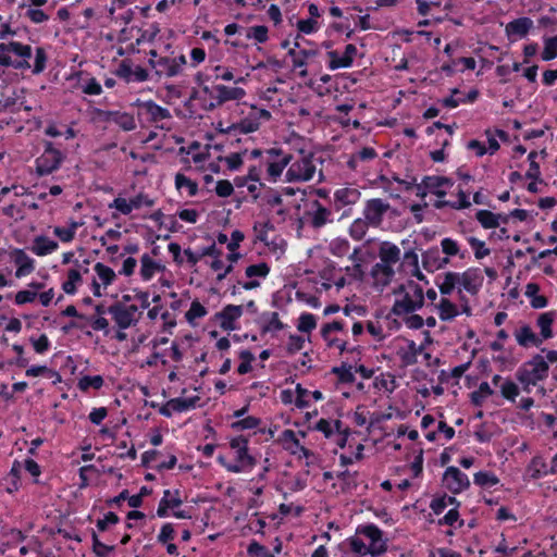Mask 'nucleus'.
I'll list each match as a JSON object with an SVG mask.
<instances>
[{
    "instance_id": "1",
    "label": "nucleus",
    "mask_w": 557,
    "mask_h": 557,
    "mask_svg": "<svg viewBox=\"0 0 557 557\" xmlns=\"http://www.w3.org/2000/svg\"><path fill=\"white\" fill-rule=\"evenodd\" d=\"M32 55L33 49L29 45H24L20 41L0 44L1 66L13 67L20 71L32 69L33 74H40L45 71L48 60L46 50L42 47L36 48L33 67L29 62Z\"/></svg>"
},
{
    "instance_id": "2",
    "label": "nucleus",
    "mask_w": 557,
    "mask_h": 557,
    "mask_svg": "<svg viewBox=\"0 0 557 557\" xmlns=\"http://www.w3.org/2000/svg\"><path fill=\"white\" fill-rule=\"evenodd\" d=\"M396 299L392 307V313L397 317L413 313L424 305V292L420 284L408 280L395 290Z\"/></svg>"
},
{
    "instance_id": "3",
    "label": "nucleus",
    "mask_w": 557,
    "mask_h": 557,
    "mask_svg": "<svg viewBox=\"0 0 557 557\" xmlns=\"http://www.w3.org/2000/svg\"><path fill=\"white\" fill-rule=\"evenodd\" d=\"M249 440L244 435H238L230 441V447L235 451V462H227L223 455L218 456V462L228 472L240 473L252 470L257 465L256 458L249 454Z\"/></svg>"
},
{
    "instance_id": "4",
    "label": "nucleus",
    "mask_w": 557,
    "mask_h": 557,
    "mask_svg": "<svg viewBox=\"0 0 557 557\" xmlns=\"http://www.w3.org/2000/svg\"><path fill=\"white\" fill-rule=\"evenodd\" d=\"M548 362L541 355H535L531 360L521 366L517 373V380L523 385L525 392H530V385H536L537 382L548 376Z\"/></svg>"
},
{
    "instance_id": "5",
    "label": "nucleus",
    "mask_w": 557,
    "mask_h": 557,
    "mask_svg": "<svg viewBox=\"0 0 557 557\" xmlns=\"http://www.w3.org/2000/svg\"><path fill=\"white\" fill-rule=\"evenodd\" d=\"M315 161L322 162L320 158H315L313 153L302 154L300 159L295 160L286 171V180L288 182H307L310 181L315 173Z\"/></svg>"
},
{
    "instance_id": "6",
    "label": "nucleus",
    "mask_w": 557,
    "mask_h": 557,
    "mask_svg": "<svg viewBox=\"0 0 557 557\" xmlns=\"http://www.w3.org/2000/svg\"><path fill=\"white\" fill-rule=\"evenodd\" d=\"M64 159V153L54 148L51 141H47L44 152L35 161L36 173L39 176L49 175L61 166Z\"/></svg>"
},
{
    "instance_id": "7",
    "label": "nucleus",
    "mask_w": 557,
    "mask_h": 557,
    "mask_svg": "<svg viewBox=\"0 0 557 557\" xmlns=\"http://www.w3.org/2000/svg\"><path fill=\"white\" fill-rule=\"evenodd\" d=\"M107 312L111 314L113 321L120 330H126L133 325H136L141 317V312L135 305H125L116 302L111 305Z\"/></svg>"
},
{
    "instance_id": "8",
    "label": "nucleus",
    "mask_w": 557,
    "mask_h": 557,
    "mask_svg": "<svg viewBox=\"0 0 557 557\" xmlns=\"http://www.w3.org/2000/svg\"><path fill=\"white\" fill-rule=\"evenodd\" d=\"M388 212L395 213L396 211L392 209L387 201L381 198H372L364 202L362 215L372 227H380Z\"/></svg>"
},
{
    "instance_id": "9",
    "label": "nucleus",
    "mask_w": 557,
    "mask_h": 557,
    "mask_svg": "<svg viewBox=\"0 0 557 557\" xmlns=\"http://www.w3.org/2000/svg\"><path fill=\"white\" fill-rule=\"evenodd\" d=\"M356 535H363L370 540L369 550L372 557L381 556L387 549L386 542L382 539V530L373 523L359 525Z\"/></svg>"
},
{
    "instance_id": "10",
    "label": "nucleus",
    "mask_w": 557,
    "mask_h": 557,
    "mask_svg": "<svg viewBox=\"0 0 557 557\" xmlns=\"http://www.w3.org/2000/svg\"><path fill=\"white\" fill-rule=\"evenodd\" d=\"M149 64L156 69V74L174 77L182 73L186 64V58L181 54L176 58L161 57L157 60L149 59Z\"/></svg>"
},
{
    "instance_id": "11",
    "label": "nucleus",
    "mask_w": 557,
    "mask_h": 557,
    "mask_svg": "<svg viewBox=\"0 0 557 557\" xmlns=\"http://www.w3.org/2000/svg\"><path fill=\"white\" fill-rule=\"evenodd\" d=\"M114 74L126 84L143 83L149 78V73L146 69L140 65L133 66V62L128 59L120 62Z\"/></svg>"
},
{
    "instance_id": "12",
    "label": "nucleus",
    "mask_w": 557,
    "mask_h": 557,
    "mask_svg": "<svg viewBox=\"0 0 557 557\" xmlns=\"http://www.w3.org/2000/svg\"><path fill=\"white\" fill-rule=\"evenodd\" d=\"M203 91L208 92L210 97L216 101V103H210L209 109L221 106L226 101L240 100L246 95V91L240 87H228L225 85L213 86L211 90L206 86Z\"/></svg>"
},
{
    "instance_id": "13",
    "label": "nucleus",
    "mask_w": 557,
    "mask_h": 557,
    "mask_svg": "<svg viewBox=\"0 0 557 557\" xmlns=\"http://www.w3.org/2000/svg\"><path fill=\"white\" fill-rule=\"evenodd\" d=\"M453 182L444 176H424L422 183L417 185V196L424 197L428 193L443 198L446 195L444 187H451Z\"/></svg>"
},
{
    "instance_id": "14",
    "label": "nucleus",
    "mask_w": 557,
    "mask_h": 557,
    "mask_svg": "<svg viewBox=\"0 0 557 557\" xmlns=\"http://www.w3.org/2000/svg\"><path fill=\"white\" fill-rule=\"evenodd\" d=\"M443 483L453 494L461 493L470 486V481L467 474L454 466H450L445 470L443 474Z\"/></svg>"
},
{
    "instance_id": "15",
    "label": "nucleus",
    "mask_w": 557,
    "mask_h": 557,
    "mask_svg": "<svg viewBox=\"0 0 557 557\" xmlns=\"http://www.w3.org/2000/svg\"><path fill=\"white\" fill-rule=\"evenodd\" d=\"M345 329V323L343 321H333L330 323H325L321 327V336L326 343V346L332 348L335 347L339 350V354L343 355L345 349H347V342L337 337H334L332 334L334 332H343Z\"/></svg>"
},
{
    "instance_id": "16",
    "label": "nucleus",
    "mask_w": 557,
    "mask_h": 557,
    "mask_svg": "<svg viewBox=\"0 0 557 557\" xmlns=\"http://www.w3.org/2000/svg\"><path fill=\"white\" fill-rule=\"evenodd\" d=\"M267 153L269 154V157L271 159V161L268 163L267 172H268V175L272 180L275 181L277 177L281 176L284 169L292 161V156L290 154L282 156L283 151H282V149H278V148H271V149L267 150Z\"/></svg>"
},
{
    "instance_id": "17",
    "label": "nucleus",
    "mask_w": 557,
    "mask_h": 557,
    "mask_svg": "<svg viewBox=\"0 0 557 557\" xmlns=\"http://www.w3.org/2000/svg\"><path fill=\"white\" fill-rule=\"evenodd\" d=\"M243 311V306L227 305L215 313V319L224 331H235L237 329L236 321L242 317Z\"/></svg>"
},
{
    "instance_id": "18",
    "label": "nucleus",
    "mask_w": 557,
    "mask_h": 557,
    "mask_svg": "<svg viewBox=\"0 0 557 557\" xmlns=\"http://www.w3.org/2000/svg\"><path fill=\"white\" fill-rule=\"evenodd\" d=\"M134 104L140 109L139 113L148 116V121L151 123H158L172 117L169 109L159 106L152 100L141 101L138 99Z\"/></svg>"
},
{
    "instance_id": "19",
    "label": "nucleus",
    "mask_w": 557,
    "mask_h": 557,
    "mask_svg": "<svg viewBox=\"0 0 557 557\" xmlns=\"http://www.w3.org/2000/svg\"><path fill=\"white\" fill-rule=\"evenodd\" d=\"M306 214L308 216L309 224L313 228H321L333 221L332 211L318 200L311 202L310 210L307 211Z\"/></svg>"
},
{
    "instance_id": "20",
    "label": "nucleus",
    "mask_w": 557,
    "mask_h": 557,
    "mask_svg": "<svg viewBox=\"0 0 557 557\" xmlns=\"http://www.w3.org/2000/svg\"><path fill=\"white\" fill-rule=\"evenodd\" d=\"M99 116L106 122H113L125 132H131L136 128L134 116L127 112L99 110Z\"/></svg>"
},
{
    "instance_id": "21",
    "label": "nucleus",
    "mask_w": 557,
    "mask_h": 557,
    "mask_svg": "<svg viewBox=\"0 0 557 557\" xmlns=\"http://www.w3.org/2000/svg\"><path fill=\"white\" fill-rule=\"evenodd\" d=\"M270 273V267L265 262L248 265L245 270V274L248 278L247 282H238L239 285L246 290L255 289L260 286V282L256 277L264 278Z\"/></svg>"
},
{
    "instance_id": "22",
    "label": "nucleus",
    "mask_w": 557,
    "mask_h": 557,
    "mask_svg": "<svg viewBox=\"0 0 557 557\" xmlns=\"http://www.w3.org/2000/svg\"><path fill=\"white\" fill-rule=\"evenodd\" d=\"M513 336L517 344L523 348L540 347L543 344L542 338L527 323H523L520 327L516 329Z\"/></svg>"
},
{
    "instance_id": "23",
    "label": "nucleus",
    "mask_w": 557,
    "mask_h": 557,
    "mask_svg": "<svg viewBox=\"0 0 557 557\" xmlns=\"http://www.w3.org/2000/svg\"><path fill=\"white\" fill-rule=\"evenodd\" d=\"M361 193L355 187H344L334 193V208L338 211L359 201Z\"/></svg>"
},
{
    "instance_id": "24",
    "label": "nucleus",
    "mask_w": 557,
    "mask_h": 557,
    "mask_svg": "<svg viewBox=\"0 0 557 557\" xmlns=\"http://www.w3.org/2000/svg\"><path fill=\"white\" fill-rule=\"evenodd\" d=\"M183 504V499L181 498V493L178 490L171 492L170 490H165L163 492V496L159 502V506L157 509V516L159 518H164L169 516L170 509H175Z\"/></svg>"
},
{
    "instance_id": "25",
    "label": "nucleus",
    "mask_w": 557,
    "mask_h": 557,
    "mask_svg": "<svg viewBox=\"0 0 557 557\" xmlns=\"http://www.w3.org/2000/svg\"><path fill=\"white\" fill-rule=\"evenodd\" d=\"M483 276L479 269H468L462 274H459V285L471 295H475L481 288Z\"/></svg>"
},
{
    "instance_id": "26",
    "label": "nucleus",
    "mask_w": 557,
    "mask_h": 557,
    "mask_svg": "<svg viewBox=\"0 0 557 557\" xmlns=\"http://www.w3.org/2000/svg\"><path fill=\"white\" fill-rule=\"evenodd\" d=\"M395 275L393 267L377 262L371 269V276L373 278V285L377 288H384L387 286Z\"/></svg>"
},
{
    "instance_id": "27",
    "label": "nucleus",
    "mask_w": 557,
    "mask_h": 557,
    "mask_svg": "<svg viewBox=\"0 0 557 557\" xmlns=\"http://www.w3.org/2000/svg\"><path fill=\"white\" fill-rule=\"evenodd\" d=\"M260 127V123L256 122V119L250 114L248 116L242 119L238 123L232 124L225 129H221L222 133L228 136H236L238 134H250L258 131Z\"/></svg>"
},
{
    "instance_id": "28",
    "label": "nucleus",
    "mask_w": 557,
    "mask_h": 557,
    "mask_svg": "<svg viewBox=\"0 0 557 557\" xmlns=\"http://www.w3.org/2000/svg\"><path fill=\"white\" fill-rule=\"evenodd\" d=\"M380 262L393 267L400 260V249L393 243L383 242L379 248Z\"/></svg>"
},
{
    "instance_id": "29",
    "label": "nucleus",
    "mask_w": 557,
    "mask_h": 557,
    "mask_svg": "<svg viewBox=\"0 0 557 557\" xmlns=\"http://www.w3.org/2000/svg\"><path fill=\"white\" fill-rule=\"evenodd\" d=\"M14 262L17 265L15 276L18 278L30 274L35 270L34 260L23 249L14 250Z\"/></svg>"
},
{
    "instance_id": "30",
    "label": "nucleus",
    "mask_w": 557,
    "mask_h": 557,
    "mask_svg": "<svg viewBox=\"0 0 557 557\" xmlns=\"http://www.w3.org/2000/svg\"><path fill=\"white\" fill-rule=\"evenodd\" d=\"M556 319V312L555 311H548L541 313L536 319V325L540 329L539 336L542 338V341L549 339L554 336L553 332V324Z\"/></svg>"
},
{
    "instance_id": "31",
    "label": "nucleus",
    "mask_w": 557,
    "mask_h": 557,
    "mask_svg": "<svg viewBox=\"0 0 557 557\" xmlns=\"http://www.w3.org/2000/svg\"><path fill=\"white\" fill-rule=\"evenodd\" d=\"M59 245L55 240H52L46 236H37L33 242V246L30 247L32 252L36 256H46L52 253L58 249Z\"/></svg>"
},
{
    "instance_id": "32",
    "label": "nucleus",
    "mask_w": 557,
    "mask_h": 557,
    "mask_svg": "<svg viewBox=\"0 0 557 557\" xmlns=\"http://www.w3.org/2000/svg\"><path fill=\"white\" fill-rule=\"evenodd\" d=\"M533 26V22L530 17H519L509 22L506 26L507 34L519 36L523 38L528 35Z\"/></svg>"
},
{
    "instance_id": "33",
    "label": "nucleus",
    "mask_w": 557,
    "mask_h": 557,
    "mask_svg": "<svg viewBox=\"0 0 557 557\" xmlns=\"http://www.w3.org/2000/svg\"><path fill=\"white\" fill-rule=\"evenodd\" d=\"M278 442L285 450H288L292 455H297L300 443L293 430H284L278 437Z\"/></svg>"
},
{
    "instance_id": "34",
    "label": "nucleus",
    "mask_w": 557,
    "mask_h": 557,
    "mask_svg": "<svg viewBox=\"0 0 557 557\" xmlns=\"http://www.w3.org/2000/svg\"><path fill=\"white\" fill-rule=\"evenodd\" d=\"M200 401L199 396H193L188 398L176 397L170 399V406L174 409L175 412H184L191 409H195Z\"/></svg>"
},
{
    "instance_id": "35",
    "label": "nucleus",
    "mask_w": 557,
    "mask_h": 557,
    "mask_svg": "<svg viewBox=\"0 0 557 557\" xmlns=\"http://www.w3.org/2000/svg\"><path fill=\"white\" fill-rule=\"evenodd\" d=\"M261 319L264 321V324L262 325L261 330L262 333L268 332H277L284 329V323L280 320L277 312H264L261 317Z\"/></svg>"
},
{
    "instance_id": "36",
    "label": "nucleus",
    "mask_w": 557,
    "mask_h": 557,
    "mask_svg": "<svg viewBox=\"0 0 557 557\" xmlns=\"http://www.w3.org/2000/svg\"><path fill=\"white\" fill-rule=\"evenodd\" d=\"M448 261V258H440L437 249L429 250L423 255V265L428 270L443 268Z\"/></svg>"
},
{
    "instance_id": "37",
    "label": "nucleus",
    "mask_w": 557,
    "mask_h": 557,
    "mask_svg": "<svg viewBox=\"0 0 557 557\" xmlns=\"http://www.w3.org/2000/svg\"><path fill=\"white\" fill-rule=\"evenodd\" d=\"M475 219L484 228H496L499 226V214L493 213L490 210H479L475 213Z\"/></svg>"
},
{
    "instance_id": "38",
    "label": "nucleus",
    "mask_w": 557,
    "mask_h": 557,
    "mask_svg": "<svg viewBox=\"0 0 557 557\" xmlns=\"http://www.w3.org/2000/svg\"><path fill=\"white\" fill-rule=\"evenodd\" d=\"M82 273L77 269H70L67 278L62 283V289L67 295H74L77 290V284L82 283Z\"/></svg>"
},
{
    "instance_id": "39",
    "label": "nucleus",
    "mask_w": 557,
    "mask_h": 557,
    "mask_svg": "<svg viewBox=\"0 0 557 557\" xmlns=\"http://www.w3.org/2000/svg\"><path fill=\"white\" fill-rule=\"evenodd\" d=\"M419 349L413 341H410L407 348H400L397 355L405 366H412L417 363Z\"/></svg>"
},
{
    "instance_id": "40",
    "label": "nucleus",
    "mask_w": 557,
    "mask_h": 557,
    "mask_svg": "<svg viewBox=\"0 0 557 557\" xmlns=\"http://www.w3.org/2000/svg\"><path fill=\"white\" fill-rule=\"evenodd\" d=\"M437 308L442 321H450L459 314L456 305L447 298H442Z\"/></svg>"
},
{
    "instance_id": "41",
    "label": "nucleus",
    "mask_w": 557,
    "mask_h": 557,
    "mask_svg": "<svg viewBox=\"0 0 557 557\" xmlns=\"http://www.w3.org/2000/svg\"><path fill=\"white\" fill-rule=\"evenodd\" d=\"M493 394L494 391L491 388L490 384L487 382H481L479 388L470 394V400L474 406L481 407L485 398Z\"/></svg>"
},
{
    "instance_id": "42",
    "label": "nucleus",
    "mask_w": 557,
    "mask_h": 557,
    "mask_svg": "<svg viewBox=\"0 0 557 557\" xmlns=\"http://www.w3.org/2000/svg\"><path fill=\"white\" fill-rule=\"evenodd\" d=\"M94 270L104 287L111 285L116 278L115 272L101 262H97Z\"/></svg>"
},
{
    "instance_id": "43",
    "label": "nucleus",
    "mask_w": 557,
    "mask_h": 557,
    "mask_svg": "<svg viewBox=\"0 0 557 557\" xmlns=\"http://www.w3.org/2000/svg\"><path fill=\"white\" fill-rule=\"evenodd\" d=\"M81 226V224L76 221H71L69 227H60L57 226L53 230V234L62 242L70 243L74 239L76 230Z\"/></svg>"
},
{
    "instance_id": "44",
    "label": "nucleus",
    "mask_w": 557,
    "mask_h": 557,
    "mask_svg": "<svg viewBox=\"0 0 557 557\" xmlns=\"http://www.w3.org/2000/svg\"><path fill=\"white\" fill-rule=\"evenodd\" d=\"M352 369L354 367L351 363L344 361L339 367L333 368L332 372L337 375L339 382L345 384H351L355 382Z\"/></svg>"
},
{
    "instance_id": "45",
    "label": "nucleus",
    "mask_w": 557,
    "mask_h": 557,
    "mask_svg": "<svg viewBox=\"0 0 557 557\" xmlns=\"http://www.w3.org/2000/svg\"><path fill=\"white\" fill-rule=\"evenodd\" d=\"M370 223L364 218L356 219L349 226V235L355 240H361L368 232Z\"/></svg>"
},
{
    "instance_id": "46",
    "label": "nucleus",
    "mask_w": 557,
    "mask_h": 557,
    "mask_svg": "<svg viewBox=\"0 0 557 557\" xmlns=\"http://www.w3.org/2000/svg\"><path fill=\"white\" fill-rule=\"evenodd\" d=\"M327 57L330 59V70L346 69L352 65V62L349 60V58H347L344 53L341 55L336 50L329 51Z\"/></svg>"
},
{
    "instance_id": "47",
    "label": "nucleus",
    "mask_w": 557,
    "mask_h": 557,
    "mask_svg": "<svg viewBox=\"0 0 557 557\" xmlns=\"http://www.w3.org/2000/svg\"><path fill=\"white\" fill-rule=\"evenodd\" d=\"M140 275L143 280L149 281L159 270V264L153 261L147 253H145L140 259Z\"/></svg>"
},
{
    "instance_id": "48",
    "label": "nucleus",
    "mask_w": 557,
    "mask_h": 557,
    "mask_svg": "<svg viewBox=\"0 0 557 557\" xmlns=\"http://www.w3.org/2000/svg\"><path fill=\"white\" fill-rule=\"evenodd\" d=\"M175 187L181 190L186 188L188 191V196L194 197L198 193V184L195 181H191L189 177L182 173H177L175 175Z\"/></svg>"
},
{
    "instance_id": "49",
    "label": "nucleus",
    "mask_w": 557,
    "mask_h": 557,
    "mask_svg": "<svg viewBox=\"0 0 557 557\" xmlns=\"http://www.w3.org/2000/svg\"><path fill=\"white\" fill-rule=\"evenodd\" d=\"M442 251L449 257L459 256L460 259L466 258V252L460 251V247L457 240L445 237L441 240Z\"/></svg>"
},
{
    "instance_id": "50",
    "label": "nucleus",
    "mask_w": 557,
    "mask_h": 557,
    "mask_svg": "<svg viewBox=\"0 0 557 557\" xmlns=\"http://www.w3.org/2000/svg\"><path fill=\"white\" fill-rule=\"evenodd\" d=\"M544 48L541 53L543 61H550L557 58V36L544 37Z\"/></svg>"
},
{
    "instance_id": "51",
    "label": "nucleus",
    "mask_w": 557,
    "mask_h": 557,
    "mask_svg": "<svg viewBox=\"0 0 557 557\" xmlns=\"http://www.w3.org/2000/svg\"><path fill=\"white\" fill-rule=\"evenodd\" d=\"M457 284H459V273H457V272L445 273L443 282L441 284H438L441 294L442 295H450Z\"/></svg>"
},
{
    "instance_id": "52",
    "label": "nucleus",
    "mask_w": 557,
    "mask_h": 557,
    "mask_svg": "<svg viewBox=\"0 0 557 557\" xmlns=\"http://www.w3.org/2000/svg\"><path fill=\"white\" fill-rule=\"evenodd\" d=\"M103 377L101 375H84L78 380V388L87 391L89 388L100 389L103 386Z\"/></svg>"
},
{
    "instance_id": "53",
    "label": "nucleus",
    "mask_w": 557,
    "mask_h": 557,
    "mask_svg": "<svg viewBox=\"0 0 557 557\" xmlns=\"http://www.w3.org/2000/svg\"><path fill=\"white\" fill-rule=\"evenodd\" d=\"M474 484L491 487L499 483V479L490 471H479L474 474Z\"/></svg>"
},
{
    "instance_id": "54",
    "label": "nucleus",
    "mask_w": 557,
    "mask_h": 557,
    "mask_svg": "<svg viewBox=\"0 0 557 557\" xmlns=\"http://www.w3.org/2000/svg\"><path fill=\"white\" fill-rule=\"evenodd\" d=\"M260 424L261 419L249 416L231 423V429L234 431L252 430L258 428Z\"/></svg>"
},
{
    "instance_id": "55",
    "label": "nucleus",
    "mask_w": 557,
    "mask_h": 557,
    "mask_svg": "<svg viewBox=\"0 0 557 557\" xmlns=\"http://www.w3.org/2000/svg\"><path fill=\"white\" fill-rule=\"evenodd\" d=\"M330 252L335 257H344L349 252L350 244L346 238H335L330 243Z\"/></svg>"
},
{
    "instance_id": "56",
    "label": "nucleus",
    "mask_w": 557,
    "mask_h": 557,
    "mask_svg": "<svg viewBox=\"0 0 557 557\" xmlns=\"http://www.w3.org/2000/svg\"><path fill=\"white\" fill-rule=\"evenodd\" d=\"M317 327V320L314 314L305 312L298 319L297 329L299 332L310 333Z\"/></svg>"
},
{
    "instance_id": "57",
    "label": "nucleus",
    "mask_w": 557,
    "mask_h": 557,
    "mask_svg": "<svg viewBox=\"0 0 557 557\" xmlns=\"http://www.w3.org/2000/svg\"><path fill=\"white\" fill-rule=\"evenodd\" d=\"M269 29L264 25H256L247 28L246 37L248 39H255L259 44H263L268 40Z\"/></svg>"
},
{
    "instance_id": "58",
    "label": "nucleus",
    "mask_w": 557,
    "mask_h": 557,
    "mask_svg": "<svg viewBox=\"0 0 557 557\" xmlns=\"http://www.w3.org/2000/svg\"><path fill=\"white\" fill-rule=\"evenodd\" d=\"M530 470L532 471L531 476L534 479L549 474V469L542 457H534L531 460Z\"/></svg>"
},
{
    "instance_id": "59",
    "label": "nucleus",
    "mask_w": 557,
    "mask_h": 557,
    "mask_svg": "<svg viewBox=\"0 0 557 557\" xmlns=\"http://www.w3.org/2000/svg\"><path fill=\"white\" fill-rule=\"evenodd\" d=\"M207 313V309L198 300H194L189 310L186 312L185 318L188 323L194 324L196 319L203 318Z\"/></svg>"
},
{
    "instance_id": "60",
    "label": "nucleus",
    "mask_w": 557,
    "mask_h": 557,
    "mask_svg": "<svg viewBox=\"0 0 557 557\" xmlns=\"http://www.w3.org/2000/svg\"><path fill=\"white\" fill-rule=\"evenodd\" d=\"M468 243L474 250V257L478 260L483 259L491 253V250L485 246V243L476 237H469Z\"/></svg>"
},
{
    "instance_id": "61",
    "label": "nucleus",
    "mask_w": 557,
    "mask_h": 557,
    "mask_svg": "<svg viewBox=\"0 0 557 557\" xmlns=\"http://www.w3.org/2000/svg\"><path fill=\"white\" fill-rule=\"evenodd\" d=\"M176 536V531L172 523H164L157 536V541L160 544H166L172 542Z\"/></svg>"
},
{
    "instance_id": "62",
    "label": "nucleus",
    "mask_w": 557,
    "mask_h": 557,
    "mask_svg": "<svg viewBox=\"0 0 557 557\" xmlns=\"http://www.w3.org/2000/svg\"><path fill=\"white\" fill-rule=\"evenodd\" d=\"M502 396L508 400L515 401L519 395L518 385L511 380H506L500 386Z\"/></svg>"
},
{
    "instance_id": "63",
    "label": "nucleus",
    "mask_w": 557,
    "mask_h": 557,
    "mask_svg": "<svg viewBox=\"0 0 557 557\" xmlns=\"http://www.w3.org/2000/svg\"><path fill=\"white\" fill-rule=\"evenodd\" d=\"M114 550V546L106 545L98 539V535L92 532V552L97 557H107L110 552Z\"/></svg>"
},
{
    "instance_id": "64",
    "label": "nucleus",
    "mask_w": 557,
    "mask_h": 557,
    "mask_svg": "<svg viewBox=\"0 0 557 557\" xmlns=\"http://www.w3.org/2000/svg\"><path fill=\"white\" fill-rule=\"evenodd\" d=\"M247 552L251 557H274V554L270 553L264 545L256 541L248 545Z\"/></svg>"
}]
</instances>
